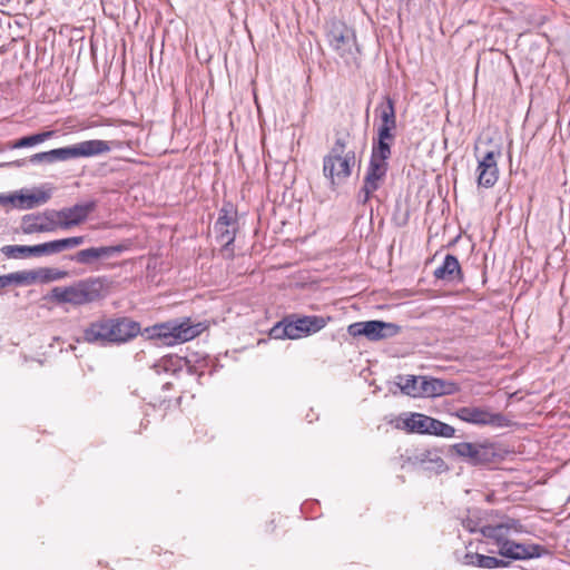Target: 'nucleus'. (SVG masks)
Returning <instances> with one entry per match:
<instances>
[{
	"label": "nucleus",
	"mask_w": 570,
	"mask_h": 570,
	"mask_svg": "<svg viewBox=\"0 0 570 570\" xmlns=\"http://www.w3.org/2000/svg\"><path fill=\"white\" fill-rule=\"evenodd\" d=\"M500 151H487L478 163V185L484 188H491L495 185L499 178V167L497 158Z\"/></svg>",
	"instance_id": "4468645a"
},
{
	"label": "nucleus",
	"mask_w": 570,
	"mask_h": 570,
	"mask_svg": "<svg viewBox=\"0 0 570 570\" xmlns=\"http://www.w3.org/2000/svg\"><path fill=\"white\" fill-rule=\"evenodd\" d=\"M431 416L422 413H410L403 419V429L410 433L426 434Z\"/></svg>",
	"instance_id": "b1692460"
},
{
	"label": "nucleus",
	"mask_w": 570,
	"mask_h": 570,
	"mask_svg": "<svg viewBox=\"0 0 570 570\" xmlns=\"http://www.w3.org/2000/svg\"><path fill=\"white\" fill-rule=\"evenodd\" d=\"M112 345L126 343L140 333V324L128 317H108Z\"/></svg>",
	"instance_id": "f8f14e48"
},
{
	"label": "nucleus",
	"mask_w": 570,
	"mask_h": 570,
	"mask_svg": "<svg viewBox=\"0 0 570 570\" xmlns=\"http://www.w3.org/2000/svg\"><path fill=\"white\" fill-rule=\"evenodd\" d=\"M421 376L415 375H397L395 384L404 395L411 397H420Z\"/></svg>",
	"instance_id": "cd10ccee"
},
{
	"label": "nucleus",
	"mask_w": 570,
	"mask_h": 570,
	"mask_svg": "<svg viewBox=\"0 0 570 570\" xmlns=\"http://www.w3.org/2000/svg\"><path fill=\"white\" fill-rule=\"evenodd\" d=\"M56 131L55 130H46L36 132L29 136H23L17 140H14L11 145V148L13 149H20V148H28L33 147L39 144H42L47 141L48 139L55 137Z\"/></svg>",
	"instance_id": "bb28decb"
},
{
	"label": "nucleus",
	"mask_w": 570,
	"mask_h": 570,
	"mask_svg": "<svg viewBox=\"0 0 570 570\" xmlns=\"http://www.w3.org/2000/svg\"><path fill=\"white\" fill-rule=\"evenodd\" d=\"M195 355H190L186 357V366L188 373L193 375H197L198 377H202L205 374V367L207 366V360L205 357L203 358H195Z\"/></svg>",
	"instance_id": "f704fd0d"
},
{
	"label": "nucleus",
	"mask_w": 570,
	"mask_h": 570,
	"mask_svg": "<svg viewBox=\"0 0 570 570\" xmlns=\"http://www.w3.org/2000/svg\"><path fill=\"white\" fill-rule=\"evenodd\" d=\"M30 274H31L30 271H20V272L6 274L4 275L6 287L11 286V285H14V286L30 285L31 284Z\"/></svg>",
	"instance_id": "473e14b6"
},
{
	"label": "nucleus",
	"mask_w": 570,
	"mask_h": 570,
	"mask_svg": "<svg viewBox=\"0 0 570 570\" xmlns=\"http://www.w3.org/2000/svg\"><path fill=\"white\" fill-rule=\"evenodd\" d=\"M205 330L204 323H193L190 318L186 317L146 327L142 334L149 340H159L163 344L171 346L194 340Z\"/></svg>",
	"instance_id": "f03ea898"
},
{
	"label": "nucleus",
	"mask_w": 570,
	"mask_h": 570,
	"mask_svg": "<svg viewBox=\"0 0 570 570\" xmlns=\"http://www.w3.org/2000/svg\"><path fill=\"white\" fill-rule=\"evenodd\" d=\"M431 461H434V462L439 463V465H443L444 464V461L440 456H435V459H431Z\"/></svg>",
	"instance_id": "37998d69"
},
{
	"label": "nucleus",
	"mask_w": 570,
	"mask_h": 570,
	"mask_svg": "<svg viewBox=\"0 0 570 570\" xmlns=\"http://www.w3.org/2000/svg\"><path fill=\"white\" fill-rule=\"evenodd\" d=\"M3 255L9 258H24L29 256H49L51 254L50 242L37 245H6L1 248Z\"/></svg>",
	"instance_id": "f3484780"
},
{
	"label": "nucleus",
	"mask_w": 570,
	"mask_h": 570,
	"mask_svg": "<svg viewBox=\"0 0 570 570\" xmlns=\"http://www.w3.org/2000/svg\"><path fill=\"white\" fill-rule=\"evenodd\" d=\"M237 225L236 212L233 209L230 204L224 205L218 214V218L215 223V229L224 227H230Z\"/></svg>",
	"instance_id": "7c9ffc66"
},
{
	"label": "nucleus",
	"mask_w": 570,
	"mask_h": 570,
	"mask_svg": "<svg viewBox=\"0 0 570 570\" xmlns=\"http://www.w3.org/2000/svg\"><path fill=\"white\" fill-rule=\"evenodd\" d=\"M355 164V151L348 150L344 156H324L323 174L330 180L332 189L345 181L352 174Z\"/></svg>",
	"instance_id": "6e6552de"
},
{
	"label": "nucleus",
	"mask_w": 570,
	"mask_h": 570,
	"mask_svg": "<svg viewBox=\"0 0 570 570\" xmlns=\"http://www.w3.org/2000/svg\"><path fill=\"white\" fill-rule=\"evenodd\" d=\"M433 275L436 279L459 283L463 281L462 269L456 256L446 254L442 264L434 269Z\"/></svg>",
	"instance_id": "6ab92c4d"
},
{
	"label": "nucleus",
	"mask_w": 570,
	"mask_h": 570,
	"mask_svg": "<svg viewBox=\"0 0 570 570\" xmlns=\"http://www.w3.org/2000/svg\"><path fill=\"white\" fill-rule=\"evenodd\" d=\"M216 232L218 233L217 239L223 244V248L226 250L229 249L235 242L236 226L224 227L216 229Z\"/></svg>",
	"instance_id": "c9c22d12"
},
{
	"label": "nucleus",
	"mask_w": 570,
	"mask_h": 570,
	"mask_svg": "<svg viewBox=\"0 0 570 570\" xmlns=\"http://www.w3.org/2000/svg\"><path fill=\"white\" fill-rule=\"evenodd\" d=\"M481 534L484 538H489L494 540L499 547L501 546L504 540H507L505 531L503 530V527L501 523L495 525H487L482 527Z\"/></svg>",
	"instance_id": "72a5a7b5"
},
{
	"label": "nucleus",
	"mask_w": 570,
	"mask_h": 570,
	"mask_svg": "<svg viewBox=\"0 0 570 570\" xmlns=\"http://www.w3.org/2000/svg\"><path fill=\"white\" fill-rule=\"evenodd\" d=\"M330 318L318 315L297 316L295 314L284 317L269 330V337L274 340H297L324 328Z\"/></svg>",
	"instance_id": "7ed1b4c3"
},
{
	"label": "nucleus",
	"mask_w": 570,
	"mask_h": 570,
	"mask_svg": "<svg viewBox=\"0 0 570 570\" xmlns=\"http://www.w3.org/2000/svg\"><path fill=\"white\" fill-rule=\"evenodd\" d=\"M392 146L393 145L387 141L373 137L370 161L366 170L385 177L389 170V159L392 156Z\"/></svg>",
	"instance_id": "ddd939ff"
},
{
	"label": "nucleus",
	"mask_w": 570,
	"mask_h": 570,
	"mask_svg": "<svg viewBox=\"0 0 570 570\" xmlns=\"http://www.w3.org/2000/svg\"><path fill=\"white\" fill-rule=\"evenodd\" d=\"M30 272L31 284L36 282L47 284L50 282L63 279L68 275L66 271L53 267H40L37 269H30Z\"/></svg>",
	"instance_id": "393cba45"
},
{
	"label": "nucleus",
	"mask_w": 570,
	"mask_h": 570,
	"mask_svg": "<svg viewBox=\"0 0 570 570\" xmlns=\"http://www.w3.org/2000/svg\"><path fill=\"white\" fill-rule=\"evenodd\" d=\"M326 39L346 63L356 61L360 49L353 28L341 20L333 19L327 24Z\"/></svg>",
	"instance_id": "20e7f679"
},
{
	"label": "nucleus",
	"mask_w": 570,
	"mask_h": 570,
	"mask_svg": "<svg viewBox=\"0 0 570 570\" xmlns=\"http://www.w3.org/2000/svg\"><path fill=\"white\" fill-rule=\"evenodd\" d=\"M30 164L38 165V164H52L51 163V156L50 150L48 151H41L32 155L29 160Z\"/></svg>",
	"instance_id": "ea45409f"
},
{
	"label": "nucleus",
	"mask_w": 570,
	"mask_h": 570,
	"mask_svg": "<svg viewBox=\"0 0 570 570\" xmlns=\"http://www.w3.org/2000/svg\"><path fill=\"white\" fill-rule=\"evenodd\" d=\"M347 137H348V134L337 135L335 138L334 145L332 146L330 153L326 156H333V157H336L340 155L344 156L347 153V151H345L346 146H347Z\"/></svg>",
	"instance_id": "4c0bfd02"
},
{
	"label": "nucleus",
	"mask_w": 570,
	"mask_h": 570,
	"mask_svg": "<svg viewBox=\"0 0 570 570\" xmlns=\"http://www.w3.org/2000/svg\"><path fill=\"white\" fill-rule=\"evenodd\" d=\"M454 433L455 429L453 426L431 416L429 431L426 434L442 438H451L454 435Z\"/></svg>",
	"instance_id": "2f4dec72"
},
{
	"label": "nucleus",
	"mask_w": 570,
	"mask_h": 570,
	"mask_svg": "<svg viewBox=\"0 0 570 570\" xmlns=\"http://www.w3.org/2000/svg\"><path fill=\"white\" fill-rule=\"evenodd\" d=\"M0 288H6L4 275H0Z\"/></svg>",
	"instance_id": "c03bdc74"
},
{
	"label": "nucleus",
	"mask_w": 570,
	"mask_h": 570,
	"mask_svg": "<svg viewBox=\"0 0 570 570\" xmlns=\"http://www.w3.org/2000/svg\"><path fill=\"white\" fill-rule=\"evenodd\" d=\"M375 114L380 119L377 127H397L395 101L390 96L383 97V100L375 108Z\"/></svg>",
	"instance_id": "4be33fe9"
},
{
	"label": "nucleus",
	"mask_w": 570,
	"mask_h": 570,
	"mask_svg": "<svg viewBox=\"0 0 570 570\" xmlns=\"http://www.w3.org/2000/svg\"><path fill=\"white\" fill-rule=\"evenodd\" d=\"M83 242H85L83 236H72V237L50 240L51 254L55 255V254L61 253L63 250L75 248V247L83 244Z\"/></svg>",
	"instance_id": "c756f323"
},
{
	"label": "nucleus",
	"mask_w": 570,
	"mask_h": 570,
	"mask_svg": "<svg viewBox=\"0 0 570 570\" xmlns=\"http://www.w3.org/2000/svg\"><path fill=\"white\" fill-rule=\"evenodd\" d=\"M455 416L463 422L493 428H508L511 421L502 413H493L487 407L480 406H462L455 411Z\"/></svg>",
	"instance_id": "0eeeda50"
},
{
	"label": "nucleus",
	"mask_w": 570,
	"mask_h": 570,
	"mask_svg": "<svg viewBox=\"0 0 570 570\" xmlns=\"http://www.w3.org/2000/svg\"><path fill=\"white\" fill-rule=\"evenodd\" d=\"M525 551H523V560L541 558L549 553V550L538 543H524Z\"/></svg>",
	"instance_id": "e433bc0d"
},
{
	"label": "nucleus",
	"mask_w": 570,
	"mask_h": 570,
	"mask_svg": "<svg viewBox=\"0 0 570 570\" xmlns=\"http://www.w3.org/2000/svg\"><path fill=\"white\" fill-rule=\"evenodd\" d=\"M129 248L127 244H117L111 246L89 247L81 249L70 256V259L81 265H92L101 258H109L119 255Z\"/></svg>",
	"instance_id": "9b49d317"
},
{
	"label": "nucleus",
	"mask_w": 570,
	"mask_h": 570,
	"mask_svg": "<svg viewBox=\"0 0 570 570\" xmlns=\"http://www.w3.org/2000/svg\"><path fill=\"white\" fill-rule=\"evenodd\" d=\"M12 205L17 207V199H16V193L14 194H0V205L7 206Z\"/></svg>",
	"instance_id": "79ce46f5"
},
{
	"label": "nucleus",
	"mask_w": 570,
	"mask_h": 570,
	"mask_svg": "<svg viewBox=\"0 0 570 570\" xmlns=\"http://www.w3.org/2000/svg\"><path fill=\"white\" fill-rule=\"evenodd\" d=\"M461 563L464 566L478 567L481 569H498V568H508L510 566V561L500 559L498 557L485 556L478 552H466L462 559Z\"/></svg>",
	"instance_id": "aec40b11"
},
{
	"label": "nucleus",
	"mask_w": 570,
	"mask_h": 570,
	"mask_svg": "<svg viewBox=\"0 0 570 570\" xmlns=\"http://www.w3.org/2000/svg\"><path fill=\"white\" fill-rule=\"evenodd\" d=\"M461 525L470 533H481L483 524L482 511L480 509H469L466 515L461 518Z\"/></svg>",
	"instance_id": "c85d7f7f"
},
{
	"label": "nucleus",
	"mask_w": 570,
	"mask_h": 570,
	"mask_svg": "<svg viewBox=\"0 0 570 570\" xmlns=\"http://www.w3.org/2000/svg\"><path fill=\"white\" fill-rule=\"evenodd\" d=\"M385 177L366 170L363 186L357 194V203L365 206L372 198L374 191L381 187V183Z\"/></svg>",
	"instance_id": "5701e85b"
},
{
	"label": "nucleus",
	"mask_w": 570,
	"mask_h": 570,
	"mask_svg": "<svg viewBox=\"0 0 570 570\" xmlns=\"http://www.w3.org/2000/svg\"><path fill=\"white\" fill-rule=\"evenodd\" d=\"M51 197L50 191L36 189L33 191L16 193L17 208L19 209H32L38 205L46 204Z\"/></svg>",
	"instance_id": "412c9836"
},
{
	"label": "nucleus",
	"mask_w": 570,
	"mask_h": 570,
	"mask_svg": "<svg viewBox=\"0 0 570 570\" xmlns=\"http://www.w3.org/2000/svg\"><path fill=\"white\" fill-rule=\"evenodd\" d=\"M523 551H525L523 542H517L507 539L504 540V542L501 543L498 553L500 556V559H504L511 562L523 560Z\"/></svg>",
	"instance_id": "a878e982"
},
{
	"label": "nucleus",
	"mask_w": 570,
	"mask_h": 570,
	"mask_svg": "<svg viewBox=\"0 0 570 570\" xmlns=\"http://www.w3.org/2000/svg\"><path fill=\"white\" fill-rule=\"evenodd\" d=\"M375 138L387 141L393 145L396 139V128L392 127H377Z\"/></svg>",
	"instance_id": "58836bf2"
},
{
	"label": "nucleus",
	"mask_w": 570,
	"mask_h": 570,
	"mask_svg": "<svg viewBox=\"0 0 570 570\" xmlns=\"http://www.w3.org/2000/svg\"><path fill=\"white\" fill-rule=\"evenodd\" d=\"M111 282L106 276H91L70 286H56L50 298L58 304L83 306L98 303L109 295Z\"/></svg>",
	"instance_id": "f257e3e1"
},
{
	"label": "nucleus",
	"mask_w": 570,
	"mask_h": 570,
	"mask_svg": "<svg viewBox=\"0 0 570 570\" xmlns=\"http://www.w3.org/2000/svg\"><path fill=\"white\" fill-rule=\"evenodd\" d=\"M111 150L109 141L101 139L83 140L78 144L50 150L51 163L67 161L75 158H89Z\"/></svg>",
	"instance_id": "39448f33"
},
{
	"label": "nucleus",
	"mask_w": 570,
	"mask_h": 570,
	"mask_svg": "<svg viewBox=\"0 0 570 570\" xmlns=\"http://www.w3.org/2000/svg\"><path fill=\"white\" fill-rule=\"evenodd\" d=\"M98 202L90 199L83 203H77L71 207H63L50 215L56 216L60 228L69 229L82 224L88 216L96 210Z\"/></svg>",
	"instance_id": "1a4fd4ad"
},
{
	"label": "nucleus",
	"mask_w": 570,
	"mask_h": 570,
	"mask_svg": "<svg viewBox=\"0 0 570 570\" xmlns=\"http://www.w3.org/2000/svg\"><path fill=\"white\" fill-rule=\"evenodd\" d=\"M502 527H503V530L505 531V535L508 534V532L510 530H513L515 532H522V524L519 520L517 519H508L507 521L504 522H501Z\"/></svg>",
	"instance_id": "a19ab883"
},
{
	"label": "nucleus",
	"mask_w": 570,
	"mask_h": 570,
	"mask_svg": "<svg viewBox=\"0 0 570 570\" xmlns=\"http://www.w3.org/2000/svg\"><path fill=\"white\" fill-rule=\"evenodd\" d=\"M451 451L461 458H465L472 465H479L488 461L487 448L481 444L460 442L453 444Z\"/></svg>",
	"instance_id": "a211bd4d"
},
{
	"label": "nucleus",
	"mask_w": 570,
	"mask_h": 570,
	"mask_svg": "<svg viewBox=\"0 0 570 570\" xmlns=\"http://www.w3.org/2000/svg\"><path fill=\"white\" fill-rule=\"evenodd\" d=\"M400 330L395 323L371 320L350 324L347 333L353 337L364 336L368 341L377 342L397 335Z\"/></svg>",
	"instance_id": "423d86ee"
},
{
	"label": "nucleus",
	"mask_w": 570,
	"mask_h": 570,
	"mask_svg": "<svg viewBox=\"0 0 570 570\" xmlns=\"http://www.w3.org/2000/svg\"><path fill=\"white\" fill-rule=\"evenodd\" d=\"M306 503L302 504L301 511L304 512Z\"/></svg>",
	"instance_id": "49530a36"
},
{
	"label": "nucleus",
	"mask_w": 570,
	"mask_h": 570,
	"mask_svg": "<svg viewBox=\"0 0 570 570\" xmlns=\"http://www.w3.org/2000/svg\"><path fill=\"white\" fill-rule=\"evenodd\" d=\"M456 389V384L451 381L431 376H421L420 397L450 395L453 394Z\"/></svg>",
	"instance_id": "dca6fc26"
},
{
	"label": "nucleus",
	"mask_w": 570,
	"mask_h": 570,
	"mask_svg": "<svg viewBox=\"0 0 570 570\" xmlns=\"http://www.w3.org/2000/svg\"><path fill=\"white\" fill-rule=\"evenodd\" d=\"M82 340L88 344L101 347L112 345L108 317L91 322L82 332Z\"/></svg>",
	"instance_id": "2eb2a0df"
},
{
	"label": "nucleus",
	"mask_w": 570,
	"mask_h": 570,
	"mask_svg": "<svg viewBox=\"0 0 570 570\" xmlns=\"http://www.w3.org/2000/svg\"><path fill=\"white\" fill-rule=\"evenodd\" d=\"M12 0H0V4L1 6H6L8 3H10Z\"/></svg>",
	"instance_id": "a18cd8bd"
},
{
	"label": "nucleus",
	"mask_w": 570,
	"mask_h": 570,
	"mask_svg": "<svg viewBox=\"0 0 570 570\" xmlns=\"http://www.w3.org/2000/svg\"><path fill=\"white\" fill-rule=\"evenodd\" d=\"M55 209H47L41 214H27L21 219V230L23 234L31 235L35 233H51L59 226L55 214Z\"/></svg>",
	"instance_id": "9d476101"
}]
</instances>
